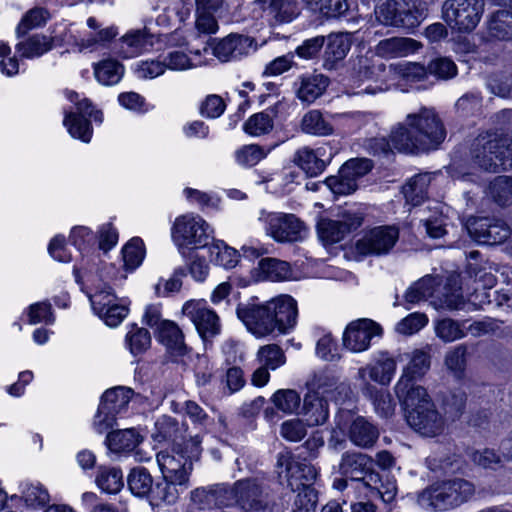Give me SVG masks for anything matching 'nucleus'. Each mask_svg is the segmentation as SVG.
<instances>
[{"instance_id": "f257e3e1", "label": "nucleus", "mask_w": 512, "mask_h": 512, "mask_svg": "<svg viewBox=\"0 0 512 512\" xmlns=\"http://www.w3.org/2000/svg\"><path fill=\"white\" fill-rule=\"evenodd\" d=\"M236 313L257 338L289 333L298 316L297 303L289 295H280L262 304L240 303Z\"/></svg>"}, {"instance_id": "f03ea898", "label": "nucleus", "mask_w": 512, "mask_h": 512, "mask_svg": "<svg viewBox=\"0 0 512 512\" xmlns=\"http://www.w3.org/2000/svg\"><path fill=\"white\" fill-rule=\"evenodd\" d=\"M443 122L433 108L423 107L406 117V125L398 124L391 131L393 145L400 152H427L436 149L445 139Z\"/></svg>"}, {"instance_id": "7ed1b4c3", "label": "nucleus", "mask_w": 512, "mask_h": 512, "mask_svg": "<svg viewBox=\"0 0 512 512\" xmlns=\"http://www.w3.org/2000/svg\"><path fill=\"white\" fill-rule=\"evenodd\" d=\"M405 411L408 425L424 437H437L446 427L444 416L437 409L426 389H416L415 393L407 391L397 396Z\"/></svg>"}, {"instance_id": "20e7f679", "label": "nucleus", "mask_w": 512, "mask_h": 512, "mask_svg": "<svg viewBox=\"0 0 512 512\" xmlns=\"http://www.w3.org/2000/svg\"><path fill=\"white\" fill-rule=\"evenodd\" d=\"M470 160L479 169L493 173L512 168V138L480 133L471 143Z\"/></svg>"}, {"instance_id": "39448f33", "label": "nucleus", "mask_w": 512, "mask_h": 512, "mask_svg": "<svg viewBox=\"0 0 512 512\" xmlns=\"http://www.w3.org/2000/svg\"><path fill=\"white\" fill-rule=\"evenodd\" d=\"M199 436L185 441L183 446L177 444L171 451L157 454V462L165 479H172L181 486H187L192 463L201 455Z\"/></svg>"}, {"instance_id": "423d86ee", "label": "nucleus", "mask_w": 512, "mask_h": 512, "mask_svg": "<svg viewBox=\"0 0 512 512\" xmlns=\"http://www.w3.org/2000/svg\"><path fill=\"white\" fill-rule=\"evenodd\" d=\"M212 232L202 217L193 214L177 217L171 229L172 239L183 257L190 251L208 246Z\"/></svg>"}, {"instance_id": "0eeeda50", "label": "nucleus", "mask_w": 512, "mask_h": 512, "mask_svg": "<svg viewBox=\"0 0 512 512\" xmlns=\"http://www.w3.org/2000/svg\"><path fill=\"white\" fill-rule=\"evenodd\" d=\"M229 506H237L243 512H274V505L261 481L246 478L227 487Z\"/></svg>"}, {"instance_id": "6e6552de", "label": "nucleus", "mask_w": 512, "mask_h": 512, "mask_svg": "<svg viewBox=\"0 0 512 512\" xmlns=\"http://www.w3.org/2000/svg\"><path fill=\"white\" fill-rule=\"evenodd\" d=\"M484 6V0H446L442 5V17L452 29L471 32L480 22Z\"/></svg>"}, {"instance_id": "1a4fd4ad", "label": "nucleus", "mask_w": 512, "mask_h": 512, "mask_svg": "<svg viewBox=\"0 0 512 512\" xmlns=\"http://www.w3.org/2000/svg\"><path fill=\"white\" fill-rule=\"evenodd\" d=\"M67 98L75 104L77 113L67 112L63 123L68 128L71 136L84 142H89L92 136V128L86 116L101 123L103 114L101 111L95 109L89 99L81 98L77 92H67Z\"/></svg>"}, {"instance_id": "9d476101", "label": "nucleus", "mask_w": 512, "mask_h": 512, "mask_svg": "<svg viewBox=\"0 0 512 512\" xmlns=\"http://www.w3.org/2000/svg\"><path fill=\"white\" fill-rule=\"evenodd\" d=\"M418 3L419 0H387L376 9V17L384 25L412 28L424 16Z\"/></svg>"}, {"instance_id": "9b49d317", "label": "nucleus", "mask_w": 512, "mask_h": 512, "mask_svg": "<svg viewBox=\"0 0 512 512\" xmlns=\"http://www.w3.org/2000/svg\"><path fill=\"white\" fill-rule=\"evenodd\" d=\"M364 216L359 210L348 209L338 213L337 219L322 218L317 224L320 240L326 244L342 241L348 234L363 224Z\"/></svg>"}, {"instance_id": "f8f14e48", "label": "nucleus", "mask_w": 512, "mask_h": 512, "mask_svg": "<svg viewBox=\"0 0 512 512\" xmlns=\"http://www.w3.org/2000/svg\"><path fill=\"white\" fill-rule=\"evenodd\" d=\"M465 226L470 237L484 245L502 244L511 235L510 227L503 220L493 217H471Z\"/></svg>"}, {"instance_id": "ddd939ff", "label": "nucleus", "mask_w": 512, "mask_h": 512, "mask_svg": "<svg viewBox=\"0 0 512 512\" xmlns=\"http://www.w3.org/2000/svg\"><path fill=\"white\" fill-rule=\"evenodd\" d=\"M475 493L474 485L465 479L457 478L442 483L431 494V504L439 510L457 507L469 501Z\"/></svg>"}, {"instance_id": "4468645a", "label": "nucleus", "mask_w": 512, "mask_h": 512, "mask_svg": "<svg viewBox=\"0 0 512 512\" xmlns=\"http://www.w3.org/2000/svg\"><path fill=\"white\" fill-rule=\"evenodd\" d=\"M182 313L195 325L203 340H210L220 334V318L206 302L200 300L187 301L183 305Z\"/></svg>"}, {"instance_id": "2eb2a0df", "label": "nucleus", "mask_w": 512, "mask_h": 512, "mask_svg": "<svg viewBox=\"0 0 512 512\" xmlns=\"http://www.w3.org/2000/svg\"><path fill=\"white\" fill-rule=\"evenodd\" d=\"M266 223L267 233L281 243L302 241L307 233L305 223L294 214L271 213Z\"/></svg>"}, {"instance_id": "dca6fc26", "label": "nucleus", "mask_w": 512, "mask_h": 512, "mask_svg": "<svg viewBox=\"0 0 512 512\" xmlns=\"http://www.w3.org/2000/svg\"><path fill=\"white\" fill-rule=\"evenodd\" d=\"M431 356L430 348L416 349L411 353L410 361L404 368L403 373L395 385L396 396L401 395L402 392L412 394L416 389H426L418 385L417 380L422 378L430 369Z\"/></svg>"}, {"instance_id": "f3484780", "label": "nucleus", "mask_w": 512, "mask_h": 512, "mask_svg": "<svg viewBox=\"0 0 512 512\" xmlns=\"http://www.w3.org/2000/svg\"><path fill=\"white\" fill-rule=\"evenodd\" d=\"M382 328L367 318L352 321L343 334V345L352 352H363L370 346L373 337L381 336Z\"/></svg>"}, {"instance_id": "a211bd4d", "label": "nucleus", "mask_w": 512, "mask_h": 512, "mask_svg": "<svg viewBox=\"0 0 512 512\" xmlns=\"http://www.w3.org/2000/svg\"><path fill=\"white\" fill-rule=\"evenodd\" d=\"M399 231L395 226H379L368 232L357 242V249L363 254L384 255L396 244Z\"/></svg>"}, {"instance_id": "6ab92c4d", "label": "nucleus", "mask_w": 512, "mask_h": 512, "mask_svg": "<svg viewBox=\"0 0 512 512\" xmlns=\"http://www.w3.org/2000/svg\"><path fill=\"white\" fill-rule=\"evenodd\" d=\"M277 464L278 467L285 468L288 486L292 490H295L296 484H310L318 475L317 469L307 462L306 457L294 456L290 452L279 454Z\"/></svg>"}, {"instance_id": "aec40b11", "label": "nucleus", "mask_w": 512, "mask_h": 512, "mask_svg": "<svg viewBox=\"0 0 512 512\" xmlns=\"http://www.w3.org/2000/svg\"><path fill=\"white\" fill-rule=\"evenodd\" d=\"M252 50H255L254 39L237 33H231L220 39L213 48L214 55L223 62L238 60L247 56Z\"/></svg>"}, {"instance_id": "412c9836", "label": "nucleus", "mask_w": 512, "mask_h": 512, "mask_svg": "<svg viewBox=\"0 0 512 512\" xmlns=\"http://www.w3.org/2000/svg\"><path fill=\"white\" fill-rule=\"evenodd\" d=\"M321 378L318 383V390L309 392L304 398V417L308 426H319L324 424L329 417L328 402L320 393H327L328 388H325Z\"/></svg>"}, {"instance_id": "4be33fe9", "label": "nucleus", "mask_w": 512, "mask_h": 512, "mask_svg": "<svg viewBox=\"0 0 512 512\" xmlns=\"http://www.w3.org/2000/svg\"><path fill=\"white\" fill-rule=\"evenodd\" d=\"M87 26L90 31L83 33L76 41L80 50L88 49L93 51L99 47H104L118 35L116 27H102L95 17L87 19Z\"/></svg>"}, {"instance_id": "5701e85b", "label": "nucleus", "mask_w": 512, "mask_h": 512, "mask_svg": "<svg viewBox=\"0 0 512 512\" xmlns=\"http://www.w3.org/2000/svg\"><path fill=\"white\" fill-rule=\"evenodd\" d=\"M372 459L360 452H346L340 462V472L352 481H361L366 484V476L374 473L371 469Z\"/></svg>"}, {"instance_id": "b1692460", "label": "nucleus", "mask_w": 512, "mask_h": 512, "mask_svg": "<svg viewBox=\"0 0 512 512\" xmlns=\"http://www.w3.org/2000/svg\"><path fill=\"white\" fill-rule=\"evenodd\" d=\"M331 159V153L326 154L324 147L313 150L309 147L299 149L295 155V163L311 177L322 173Z\"/></svg>"}, {"instance_id": "393cba45", "label": "nucleus", "mask_w": 512, "mask_h": 512, "mask_svg": "<svg viewBox=\"0 0 512 512\" xmlns=\"http://www.w3.org/2000/svg\"><path fill=\"white\" fill-rule=\"evenodd\" d=\"M329 80L323 74H305L294 83L296 96L302 102L313 103L328 87Z\"/></svg>"}, {"instance_id": "a878e982", "label": "nucleus", "mask_w": 512, "mask_h": 512, "mask_svg": "<svg viewBox=\"0 0 512 512\" xmlns=\"http://www.w3.org/2000/svg\"><path fill=\"white\" fill-rule=\"evenodd\" d=\"M158 341L163 344L173 356H184L188 353V347L184 341V334L180 327L173 321H165L156 332Z\"/></svg>"}, {"instance_id": "bb28decb", "label": "nucleus", "mask_w": 512, "mask_h": 512, "mask_svg": "<svg viewBox=\"0 0 512 512\" xmlns=\"http://www.w3.org/2000/svg\"><path fill=\"white\" fill-rule=\"evenodd\" d=\"M422 44L408 37H392L381 40L376 46V54L383 58L406 57L417 52Z\"/></svg>"}, {"instance_id": "cd10ccee", "label": "nucleus", "mask_w": 512, "mask_h": 512, "mask_svg": "<svg viewBox=\"0 0 512 512\" xmlns=\"http://www.w3.org/2000/svg\"><path fill=\"white\" fill-rule=\"evenodd\" d=\"M396 361L393 358H383L374 365H367L358 369L357 378L362 385L369 382L368 378L378 384L388 385L396 372Z\"/></svg>"}, {"instance_id": "c85d7f7f", "label": "nucleus", "mask_w": 512, "mask_h": 512, "mask_svg": "<svg viewBox=\"0 0 512 512\" xmlns=\"http://www.w3.org/2000/svg\"><path fill=\"white\" fill-rule=\"evenodd\" d=\"M348 436L350 441L361 448L372 447L379 437L378 428L362 416L355 418L350 424Z\"/></svg>"}, {"instance_id": "c756f323", "label": "nucleus", "mask_w": 512, "mask_h": 512, "mask_svg": "<svg viewBox=\"0 0 512 512\" xmlns=\"http://www.w3.org/2000/svg\"><path fill=\"white\" fill-rule=\"evenodd\" d=\"M186 488L187 486H181L176 481L163 477L161 481L153 483L147 499L152 506H160L163 503L174 504Z\"/></svg>"}, {"instance_id": "7c9ffc66", "label": "nucleus", "mask_w": 512, "mask_h": 512, "mask_svg": "<svg viewBox=\"0 0 512 512\" xmlns=\"http://www.w3.org/2000/svg\"><path fill=\"white\" fill-rule=\"evenodd\" d=\"M54 47V38L43 33H35L20 41L16 49L21 57L33 59L41 57Z\"/></svg>"}, {"instance_id": "2f4dec72", "label": "nucleus", "mask_w": 512, "mask_h": 512, "mask_svg": "<svg viewBox=\"0 0 512 512\" xmlns=\"http://www.w3.org/2000/svg\"><path fill=\"white\" fill-rule=\"evenodd\" d=\"M148 45V39L142 31H131L116 43L115 53L123 59H130L141 55Z\"/></svg>"}, {"instance_id": "473e14b6", "label": "nucleus", "mask_w": 512, "mask_h": 512, "mask_svg": "<svg viewBox=\"0 0 512 512\" xmlns=\"http://www.w3.org/2000/svg\"><path fill=\"white\" fill-rule=\"evenodd\" d=\"M191 500L198 509H208L214 506H229L227 487L197 488L191 492Z\"/></svg>"}, {"instance_id": "72a5a7b5", "label": "nucleus", "mask_w": 512, "mask_h": 512, "mask_svg": "<svg viewBox=\"0 0 512 512\" xmlns=\"http://www.w3.org/2000/svg\"><path fill=\"white\" fill-rule=\"evenodd\" d=\"M361 392L372 401L375 411L381 417H389L394 413L395 403L387 390L378 389L370 382H365V385H361Z\"/></svg>"}, {"instance_id": "f704fd0d", "label": "nucleus", "mask_w": 512, "mask_h": 512, "mask_svg": "<svg viewBox=\"0 0 512 512\" xmlns=\"http://www.w3.org/2000/svg\"><path fill=\"white\" fill-rule=\"evenodd\" d=\"M300 128L303 133L314 136H328L334 132L332 123L316 109L309 110L303 115Z\"/></svg>"}, {"instance_id": "c9c22d12", "label": "nucleus", "mask_w": 512, "mask_h": 512, "mask_svg": "<svg viewBox=\"0 0 512 512\" xmlns=\"http://www.w3.org/2000/svg\"><path fill=\"white\" fill-rule=\"evenodd\" d=\"M132 390L125 387H116L107 390L101 399L102 411L108 410V413L116 415L126 411L132 397Z\"/></svg>"}, {"instance_id": "e433bc0d", "label": "nucleus", "mask_w": 512, "mask_h": 512, "mask_svg": "<svg viewBox=\"0 0 512 512\" xmlns=\"http://www.w3.org/2000/svg\"><path fill=\"white\" fill-rule=\"evenodd\" d=\"M95 483L101 491L116 494L124 486L123 473L117 467L99 466Z\"/></svg>"}, {"instance_id": "4c0bfd02", "label": "nucleus", "mask_w": 512, "mask_h": 512, "mask_svg": "<svg viewBox=\"0 0 512 512\" xmlns=\"http://www.w3.org/2000/svg\"><path fill=\"white\" fill-rule=\"evenodd\" d=\"M365 487L369 489V497H379L385 503H390L397 492L395 482L388 478L384 481L377 472L370 473L366 476Z\"/></svg>"}, {"instance_id": "58836bf2", "label": "nucleus", "mask_w": 512, "mask_h": 512, "mask_svg": "<svg viewBox=\"0 0 512 512\" xmlns=\"http://www.w3.org/2000/svg\"><path fill=\"white\" fill-rule=\"evenodd\" d=\"M208 249L210 261L215 265L226 269L234 268L239 261V253L234 248L228 246L223 241H213L206 246Z\"/></svg>"}, {"instance_id": "ea45409f", "label": "nucleus", "mask_w": 512, "mask_h": 512, "mask_svg": "<svg viewBox=\"0 0 512 512\" xmlns=\"http://www.w3.org/2000/svg\"><path fill=\"white\" fill-rule=\"evenodd\" d=\"M352 44V35L350 33H336L328 37L325 50V60L327 63L334 64L343 60Z\"/></svg>"}, {"instance_id": "a19ab883", "label": "nucleus", "mask_w": 512, "mask_h": 512, "mask_svg": "<svg viewBox=\"0 0 512 512\" xmlns=\"http://www.w3.org/2000/svg\"><path fill=\"white\" fill-rule=\"evenodd\" d=\"M430 182L431 176L428 173L412 177L402 189L406 201L413 206L421 204L427 197Z\"/></svg>"}, {"instance_id": "79ce46f5", "label": "nucleus", "mask_w": 512, "mask_h": 512, "mask_svg": "<svg viewBox=\"0 0 512 512\" xmlns=\"http://www.w3.org/2000/svg\"><path fill=\"white\" fill-rule=\"evenodd\" d=\"M51 14L45 7H33L25 12L16 28L18 37L26 35L30 30L41 28L50 20Z\"/></svg>"}, {"instance_id": "37998d69", "label": "nucleus", "mask_w": 512, "mask_h": 512, "mask_svg": "<svg viewBox=\"0 0 512 512\" xmlns=\"http://www.w3.org/2000/svg\"><path fill=\"white\" fill-rule=\"evenodd\" d=\"M488 31L493 38L499 40L512 39V12L508 10L494 12L488 22Z\"/></svg>"}, {"instance_id": "c03bdc74", "label": "nucleus", "mask_w": 512, "mask_h": 512, "mask_svg": "<svg viewBox=\"0 0 512 512\" xmlns=\"http://www.w3.org/2000/svg\"><path fill=\"white\" fill-rule=\"evenodd\" d=\"M124 74V66L114 59H106L94 65V75L103 85L117 84Z\"/></svg>"}, {"instance_id": "a18cd8bd", "label": "nucleus", "mask_w": 512, "mask_h": 512, "mask_svg": "<svg viewBox=\"0 0 512 512\" xmlns=\"http://www.w3.org/2000/svg\"><path fill=\"white\" fill-rule=\"evenodd\" d=\"M139 441V435L133 429L113 431L106 438L108 448L115 453L131 451L138 445Z\"/></svg>"}, {"instance_id": "49530a36", "label": "nucleus", "mask_w": 512, "mask_h": 512, "mask_svg": "<svg viewBox=\"0 0 512 512\" xmlns=\"http://www.w3.org/2000/svg\"><path fill=\"white\" fill-rule=\"evenodd\" d=\"M128 486L131 492L139 497H148L153 486V478L143 467L133 468L128 475Z\"/></svg>"}, {"instance_id": "de8ad7c7", "label": "nucleus", "mask_w": 512, "mask_h": 512, "mask_svg": "<svg viewBox=\"0 0 512 512\" xmlns=\"http://www.w3.org/2000/svg\"><path fill=\"white\" fill-rule=\"evenodd\" d=\"M259 268L265 275V278L270 281H284L292 276L290 264L276 258L260 260Z\"/></svg>"}, {"instance_id": "09e8293b", "label": "nucleus", "mask_w": 512, "mask_h": 512, "mask_svg": "<svg viewBox=\"0 0 512 512\" xmlns=\"http://www.w3.org/2000/svg\"><path fill=\"white\" fill-rule=\"evenodd\" d=\"M256 361L269 370H276L286 362V356L283 349L277 344H267L261 346L256 354Z\"/></svg>"}, {"instance_id": "8fccbe9b", "label": "nucleus", "mask_w": 512, "mask_h": 512, "mask_svg": "<svg viewBox=\"0 0 512 512\" xmlns=\"http://www.w3.org/2000/svg\"><path fill=\"white\" fill-rule=\"evenodd\" d=\"M145 257V245L141 238H132L122 249V258L126 271L139 267Z\"/></svg>"}, {"instance_id": "3c124183", "label": "nucleus", "mask_w": 512, "mask_h": 512, "mask_svg": "<svg viewBox=\"0 0 512 512\" xmlns=\"http://www.w3.org/2000/svg\"><path fill=\"white\" fill-rule=\"evenodd\" d=\"M274 127L272 112L263 111L250 116L244 123V131L254 137L268 134Z\"/></svg>"}, {"instance_id": "603ef678", "label": "nucleus", "mask_w": 512, "mask_h": 512, "mask_svg": "<svg viewBox=\"0 0 512 512\" xmlns=\"http://www.w3.org/2000/svg\"><path fill=\"white\" fill-rule=\"evenodd\" d=\"M435 333L445 343H450L465 337L463 321L452 318H443L435 322Z\"/></svg>"}, {"instance_id": "864d4df0", "label": "nucleus", "mask_w": 512, "mask_h": 512, "mask_svg": "<svg viewBox=\"0 0 512 512\" xmlns=\"http://www.w3.org/2000/svg\"><path fill=\"white\" fill-rule=\"evenodd\" d=\"M125 342L133 355H139L149 349L151 335L147 329L133 324L126 334Z\"/></svg>"}, {"instance_id": "5fc2aeb1", "label": "nucleus", "mask_w": 512, "mask_h": 512, "mask_svg": "<svg viewBox=\"0 0 512 512\" xmlns=\"http://www.w3.org/2000/svg\"><path fill=\"white\" fill-rule=\"evenodd\" d=\"M265 11L271 15L276 22H290L298 15V5L295 0H270Z\"/></svg>"}, {"instance_id": "6e6d98bb", "label": "nucleus", "mask_w": 512, "mask_h": 512, "mask_svg": "<svg viewBox=\"0 0 512 512\" xmlns=\"http://www.w3.org/2000/svg\"><path fill=\"white\" fill-rule=\"evenodd\" d=\"M294 488V491H298L294 499V512H315L318 501L316 490L306 483L296 484Z\"/></svg>"}, {"instance_id": "4d7b16f0", "label": "nucleus", "mask_w": 512, "mask_h": 512, "mask_svg": "<svg viewBox=\"0 0 512 512\" xmlns=\"http://www.w3.org/2000/svg\"><path fill=\"white\" fill-rule=\"evenodd\" d=\"M313 11L328 18L338 17L348 10L347 0H303Z\"/></svg>"}, {"instance_id": "13d9d810", "label": "nucleus", "mask_w": 512, "mask_h": 512, "mask_svg": "<svg viewBox=\"0 0 512 512\" xmlns=\"http://www.w3.org/2000/svg\"><path fill=\"white\" fill-rule=\"evenodd\" d=\"M435 284V278L431 276H426L418 280L406 291V302L415 304L420 301L426 300L428 297L433 295Z\"/></svg>"}, {"instance_id": "bf43d9fd", "label": "nucleus", "mask_w": 512, "mask_h": 512, "mask_svg": "<svg viewBox=\"0 0 512 512\" xmlns=\"http://www.w3.org/2000/svg\"><path fill=\"white\" fill-rule=\"evenodd\" d=\"M275 407L284 413H294L300 406V395L292 389H281L272 396Z\"/></svg>"}, {"instance_id": "052dcab7", "label": "nucleus", "mask_w": 512, "mask_h": 512, "mask_svg": "<svg viewBox=\"0 0 512 512\" xmlns=\"http://www.w3.org/2000/svg\"><path fill=\"white\" fill-rule=\"evenodd\" d=\"M490 193L494 201L506 206L512 200V177L498 176L490 185Z\"/></svg>"}, {"instance_id": "680f3d73", "label": "nucleus", "mask_w": 512, "mask_h": 512, "mask_svg": "<svg viewBox=\"0 0 512 512\" xmlns=\"http://www.w3.org/2000/svg\"><path fill=\"white\" fill-rule=\"evenodd\" d=\"M90 301L93 310L97 314L102 311L104 312L109 306L111 307L112 305L120 303V300L113 293L112 288L106 284L98 288L95 293L90 296Z\"/></svg>"}, {"instance_id": "e2e57ef3", "label": "nucleus", "mask_w": 512, "mask_h": 512, "mask_svg": "<svg viewBox=\"0 0 512 512\" xmlns=\"http://www.w3.org/2000/svg\"><path fill=\"white\" fill-rule=\"evenodd\" d=\"M442 296L438 297L435 301L437 308L459 310L465 306V301L461 293L460 287H450L448 284L444 288Z\"/></svg>"}, {"instance_id": "0e129e2a", "label": "nucleus", "mask_w": 512, "mask_h": 512, "mask_svg": "<svg viewBox=\"0 0 512 512\" xmlns=\"http://www.w3.org/2000/svg\"><path fill=\"white\" fill-rule=\"evenodd\" d=\"M236 161L242 166H254L266 157L265 150L256 144L245 145L235 152Z\"/></svg>"}, {"instance_id": "69168bd1", "label": "nucleus", "mask_w": 512, "mask_h": 512, "mask_svg": "<svg viewBox=\"0 0 512 512\" xmlns=\"http://www.w3.org/2000/svg\"><path fill=\"white\" fill-rule=\"evenodd\" d=\"M467 346L460 344L449 350L445 355V365L455 375L460 376L466 366Z\"/></svg>"}, {"instance_id": "338daca9", "label": "nucleus", "mask_w": 512, "mask_h": 512, "mask_svg": "<svg viewBox=\"0 0 512 512\" xmlns=\"http://www.w3.org/2000/svg\"><path fill=\"white\" fill-rule=\"evenodd\" d=\"M54 320L52 306L48 301L37 302L29 306L28 322L30 324H38L41 322L52 324Z\"/></svg>"}, {"instance_id": "774afa93", "label": "nucleus", "mask_w": 512, "mask_h": 512, "mask_svg": "<svg viewBox=\"0 0 512 512\" xmlns=\"http://www.w3.org/2000/svg\"><path fill=\"white\" fill-rule=\"evenodd\" d=\"M428 71L439 79H449L456 75L457 67L455 63L447 57H438L430 61Z\"/></svg>"}]
</instances>
